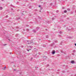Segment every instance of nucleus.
<instances>
[{
	"label": "nucleus",
	"instance_id": "39",
	"mask_svg": "<svg viewBox=\"0 0 76 76\" xmlns=\"http://www.w3.org/2000/svg\"><path fill=\"white\" fill-rule=\"evenodd\" d=\"M31 50V49H29V50Z\"/></svg>",
	"mask_w": 76,
	"mask_h": 76
},
{
	"label": "nucleus",
	"instance_id": "17",
	"mask_svg": "<svg viewBox=\"0 0 76 76\" xmlns=\"http://www.w3.org/2000/svg\"><path fill=\"white\" fill-rule=\"evenodd\" d=\"M64 9V7H62V9Z\"/></svg>",
	"mask_w": 76,
	"mask_h": 76
},
{
	"label": "nucleus",
	"instance_id": "25",
	"mask_svg": "<svg viewBox=\"0 0 76 76\" xmlns=\"http://www.w3.org/2000/svg\"><path fill=\"white\" fill-rule=\"evenodd\" d=\"M55 42H57V41H56Z\"/></svg>",
	"mask_w": 76,
	"mask_h": 76
},
{
	"label": "nucleus",
	"instance_id": "33",
	"mask_svg": "<svg viewBox=\"0 0 76 76\" xmlns=\"http://www.w3.org/2000/svg\"><path fill=\"white\" fill-rule=\"evenodd\" d=\"M14 70L15 71H16V69H14Z\"/></svg>",
	"mask_w": 76,
	"mask_h": 76
},
{
	"label": "nucleus",
	"instance_id": "3",
	"mask_svg": "<svg viewBox=\"0 0 76 76\" xmlns=\"http://www.w3.org/2000/svg\"><path fill=\"white\" fill-rule=\"evenodd\" d=\"M55 53H56L55 51L53 50L52 52V54H55Z\"/></svg>",
	"mask_w": 76,
	"mask_h": 76
},
{
	"label": "nucleus",
	"instance_id": "19",
	"mask_svg": "<svg viewBox=\"0 0 76 76\" xmlns=\"http://www.w3.org/2000/svg\"><path fill=\"white\" fill-rule=\"evenodd\" d=\"M27 51H29V50L27 49Z\"/></svg>",
	"mask_w": 76,
	"mask_h": 76
},
{
	"label": "nucleus",
	"instance_id": "36",
	"mask_svg": "<svg viewBox=\"0 0 76 76\" xmlns=\"http://www.w3.org/2000/svg\"><path fill=\"white\" fill-rule=\"evenodd\" d=\"M1 1H4V0H1Z\"/></svg>",
	"mask_w": 76,
	"mask_h": 76
},
{
	"label": "nucleus",
	"instance_id": "16",
	"mask_svg": "<svg viewBox=\"0 0 76 76\" xmlns=\"http://www.w3.org/2000/svg\"><path fill=\"white\" fill-rule=\"evenodd\" d=\"M27 31H29V29H27Z\"/></svg>",
	"mask_w": 76,
	"mask_h": 76
},
{
	"label": "nucleus",
	"instance_id": "14",
	"mask_svg": "<svg viewBox=\"0 0 76 76\" xmlns=\"http://www.w3.org/2000/svg\"><path fill=\"white\" fill-rule=\"evenodd\" d=\"M67 10H68V11H70V9H67Z\"/></svg>",
	"mask_w": 76,
	"mask_h": 76
},
{
	"label": "nucleus",
	"instance_id": "41",
	"mask_svg": "<svg viewBox=\"0 0 76 76\" xmlns=\"http://www.w3.org/2000/svg\"><path fill=\"white\" fill-rule=\"evenodd\" d=\"M64 72V71H62V72Z\"/></svg>",
	"mask_w": 76,
	"mask_h": 76
},
{
	"label": "nucleus",
	"instance_id": "8",
	"mask_svg": "<svg viewBox=\"0 0 76 76\" xmlns=\"http://www.w3.org/2000/svg\"><path fill=\"white\" fill-rule=\"evenodd\" d=\"M64 13H66L67 11L66 10H65L64 11Z\"/></svg>",
	"mask_w": 76,
	"mask_h": 76
},
{
	"label": "nucleus",
	"instance_id": "18",
	"mask_svg": "<svg viewBox=\"0 0 76 76\" xmlns=\"http://www.w3.org/2000/svg\"><path fill=\"white\" fill-rule=\"evenodd\" d=\"M46 38H48V36H47Z\"/></svg>",
	"mask_w": 76,
	"mask_h": 76
},
{
	"label": "nucleus",
	"instance_id": "6",
	"mask_svg": "<svg viewBox=\"0 0 76 76\" xmlns=\"http://www.w3.org/2000/svg\"><path fill=\"white\" fill-rule=\"evenodd\" d=\"M39 27H37V28H36V30H38V29H39Z\"/></svg>",
	"mask_w": 76,
	"mask_h": 76
},
{
	"label": "nucleus",
	"instance_id": "4",
	"mask_svg": "<svg viewBox=\"0 0 76 76\" xmlns=\"http://www.w3.org/2000/svg\"><path fill=\"white\" fill-rule=\"evenodd\" d=\"M33 32H36V31H36V30H33Z\"/></svg>",
	"mask_w": 76,
	"mask_h": 76
},
{
	"label": "nucleus",
	"instance_id": "9",
	"mask_svg": "<svg viewBox=\"0 0 76 76\" xmlns=\"http://www.w3.org/2000/svg\"><path fill=\"white\" fill-rule=\"evenodd\" d=\"M73 53H75V52H76V51L75 50H74L73 51Z\"/></svg>",
	"mask_w": 76,
	"mask_h": 76
},
{
	"label": "nucleus",
	"instance_id": "31",
	"mask_svg": "<svg viewBox=\"0 0 76 76\" xmlns=\"http://www.w3.org/2000/svg\"><path fill=\"white\" fill-rule=\"evenodd\" d=\"M49 66V65H48L47 66L48 67V66Z\"/></svg>",
	"mask_w": 76,
	"mask_h": 76
},
{
	"label": "nucleus",
	"instance_id": "10",
	"mask_svg": "<svg viewBox=\"0 0 76 76\" xmlns=\"http://www.w3.org/2000/svg\"><path fill=\"white\" fill-rule=\"evenodd\" d=\"M31 7H32L31 6H30L29 7V9H31Z\"/></svg>",
	"mask_w": 76,
	"mask_h": 76
},
{
	"label": "nucleus",
	"instance_id": "34",
	"mask_svg": "<svg viewBox=\"0 0 76 76\" xmlns=\"http://www.w3.org/2000/svg\"><path fill=\"white\" fill-rule=\"evenodd\" d=\"M75 46H76V43L75 44Z\"/></svg>",
	"mask_w": 76,
	"mask_h": 76
},
{
	"label": "nucleus",
	"instance_id": "26",
	"mask_svg": "<svg viewBox=\"0 0 76 76\" xmlns=\"http://www.w3.org/2000/svg\"><path fill=\"white\" fill-rule=\"evenodd\" d=\"M4 46L6 45V44H4Z\"/></svg>",
	"mask_w": 76,
	"mask_h": 76
},
{
	"label": "nucleus",
	"instance_id": "28",
	"mask_svg": "<svg viewBox=\"0 0 76 76\" xmlns=\"http://www.w3.org/2000/svg\"><path fill=\"white\" fill-rule=\"evenodd\" d=\"M54 20V18H53V20Z\"/></svg>",
	"mask_w": 76,
	"mask_h": 76
},
{
	"label": "nucleus",
	"instance_id": "2",
	"mask_svg": "<svg viewBox=\"0 0 76 76\" xmlns=\"http://www.w3.org/2000/svg\"><path fill=\"white\" fill-rule=\"evenodd\" d=\"M71 63L72 64H74V63H75V61H74L73 60L71 62Z\"/></svg>",
	"mask_w": 76,
	"mask_h": 76
},
{
	"label": "nucleus",
	"instance_id": "30",
	"mask_svg": "<svg viewBox=\"0 0 76 76\" xmlns=\"http://www.w3.org/2000/svg\"><path fill=\"white\" fill-rule=\"evenodd\" d=\"M13 10V9L12 8V9H11V10Z\"/></svg>",
	"mask_w": 76,
	"mask_h": 76
},
{
	"label": "nucleus",
	"instance_id": "1",
	"mask_svg": "<svg viewBox=\"0 0 76 76\" xmlns=\"http://www.w3.org/2000/svg\"><path fill=\"white\" fill-rule=\"evenodd\" d=\"M28 44H31V43H32L33 42H32V40H31V41H27Z\"/></svg>",
	"mask_w": 76,
	"mask_h": 76
},
{
	"label": "nucleus",
	"instance_id": "24",
	"mask_svg": "<svg viewBox=\"0 0 76 76\" xmlns=\"http://www.w3.org/2000/svg\"><path fill=\"white\" fill-rule=\"evenodd\" d=\"M26 26H27V27H28L29 26V25H26Z\"/></svg>",
	"mask_w": 76,
	"mask_h": 76
},
{
	"label": "nucleus",
	"instance_id": "12",
	"mask_svg": "<svg viewBox=\"0 0 76 76\" xmlns=\"http://www.w3.org/2000/svg\"><path fill=\"white\" fill-rule=\"evenodd\" d=\"M59 33L60 34H61V33H62V32L61 31H60V32H59Z\"/></svg>",
	"mask_w": 76,
	"mask_h": 76
},
{
	"label": "nucleus",
	"instance_id": "27",
	"mask_svg": "<svg viewBox=\"0 0 76 76\" xmlns=\"http://www.w3.org/2000/svg\"><path fill=\"white\" fill-rule=\"evenodd\" d=\"M47 13H49V12H47Z\"/></svg>",
	"mask_w": 76,
	"mask_h": 76
},
{
	"label": "nucleus",
	"instance_id": "37",
	"mask_svg": "<svg viewBox=\"0 0 76 76\" xmlns=\"http://www.w3.org/2000/svg\"><path fill=\"white\" fill-rule=\"evenodd\" d=\"M74 76H76V74H75V75H74Z\"/></svg>",
	"mask_w": 76,
	"mask_h": 76
},
{
	"label": "nucleus",
	"instance_id": "35",
	"mask_svg": "<svg viewBox=\"0 0 76 76\" xmlns=\"http://www.w3.org/2000/svg\"><path fill=\"white\" fill-rule=\"evenodd\" d=\"M39 55H40V54H40V53H39Z\"/></svg>",
	"mask_w": 76,
	"mask_h": 76
},
{
	"label": "nucleus",
	"instance_id": "15",
	"mask_svg": "<svg viewBox=\"0 0 76 76\" xmlns=\"http://www.w3.org/2000/svg\"><path fill=\"white\" fill-rule=\"evenodd\" d=\"M56 12V13H58V10H57Z\"/></svg>",
	"mask_w": 76,
	"mask_h": 76
},
{
	"label": "nucleus",
	"instance_id": "13",
	"mask_svg": "<svg viewBox=\"0 0 76 76\" xmlns=\"http://www.w3.org/2000/svg\"><path fill=\"white\" fill-rule=\"evenodd\" d=\"M41 8H40V9L41 10H42V7H40Z\"/></svg>",
	"mask_w": 76,
	"mask_h": 76
},
{
	"label": "nucleus",
	"instance_id": "23",
	"mask_svg": "<svg viewBox=\"0 0 76 76\" xmlns=\"http://www.w3.org/2000/svg\"><path fill=\"white\" fill-rule=\"evenodd\" d=\"M29 47H30V48H32V46H29Z\"/></svg>",
	"mask_w": 76,
	"mask_h": 76
},
{
	"label": "nucleus",
	"instance_id": "42",
	"mask_svg": "<svg viewBox=\"0 0 76 76\" xmlns=\"http://www.w3.org/2000/svg\"><path fill=\"white\" fill-rule=\"evenodd\" d=\"M75 12H76V10L75 11Z\"/></svg>",
	"mask_w": 76,
	"mask_h": 76
},
{
	"label": "nucleus",
	"instance_id": "29",
	"mask_svg": "<svg viewBox=\"0 0 76 76\" xmlns=\"http://www.w3.org/2000/svg\"><path fill=\"white\" fill-rule=\"evenodd\" d=\"M50 5H53V4H52V3L50 4Z\"/></svg>",
	"mask_w": 76,
	"mask_h": 76
},
{
	"label": "nucleus",
	"instance_id": "40",
	"mask_svg": "<svg viewBox=\"0 0 76 76\" xmlns=\"http://www.w3.org/2000/svg\"><path fill=\"white\" fill-rule=\"evenodd\" d=\"M46 31H47V29H46Z\"/></svg>",
	"mask_w": 76,
	"mask_h": 76
},
{
	"label": "nucleus",
	"instance_id": "11",
	"mask_svg": "<svg viewBox=\"0 0 76 76\" xmlns=\"http://www.w3.org/2000/svg\"><path fill=\"white\" fill-rule=\"evenodd\" d=\"M39 7H41V5H39Z\"/></svg>",
	"mask_w": 76,
	"mask_h": 76
},
{
	"label": "nucleus",
	"instance_id": "21",
	"mask_svg": "<svg viewBox=\"0 0 76 76\" xmlns=\"http://www.w3.org/2000/svg\"><path fill=\"white\" fill-rule=\"evenodd\" d=\"M6 18H8V15H7V16H6Z\"/></svg>",
	"mask_w": 76,
	"mask_h": 76
},
{
	"label": "nucleus",
	"instance_id": "20",
	"mask_svg": "<svg viewBox=\"0 0 76 76\" xmlns=\"http://www.w3.org/2000/svg\"><path fill=\"white\" fill-rule=\"evenodd\" d=\"M6 66H5V67H4V69H6Z\"/></svg>",
	"mask_w": 76,
	"mask_h": 76
},
{
	"label": "nucleus",
	"instance_id": "38",
	"mask_svg": "<svg viewBox=\"0 0 76 76\" xmlns=\"http://www.w3.org/2000/svg\"><path fill=\"white\" fill-rule=\"evenodd\" d=\"M11 6H12V7H13V5H11Z\"/></svg>",
	"mask_w": 76,
	"mask_h": 76
},
{
	"label": "nucleus",
	"instance_id": "5",
	"mask_svg": "<svg viewBox=\"0 0 76 76\" xmlns=\"http://www.w3.org/2000/svg\"><path fill=\"white\" fill-rule=\"evenodd\" d=\"M3 9V8L1 7H0V10H1Z\"/></svg>",
	"mask_w": 76,
	"mask_h": 76
},
{
	"label": "nucleus",
	"instance_id": "32",
	"mask_svg": "<svg viewBox=\"0 0 76 76\" xmlns=\"http://www.w3.org/2000/svg\"><path fill=\"white\" fill-rule=\"evenodd\" d=\"M59 37H61V35H59Z\"/></svg>",
	"mask_w": 76,
	"mask_h": 76
},
{
	"label": "nucleus",
	"instance_id": "7",
	"mask_svg": "<svg viewBox=\"0 0 76 76\" xmlns=\"http://www.w3.org/2000/svg\"><path fill=\"white\" fill-rule=\"evenodd\" d=\"M61 52L62 53H64V52L62 50H61Z\"/></svg>",
	"mask_w": 76,
	"mask_h": 76
},
{
	"label": "nucleus",
	"instance_id": "22",
	"mask_svg": "<svg viewBox=\"0 0 76 76\" xmlns=\"http://www.w3.org/2000/svg\"><path fill=\"white\" fill-rule=\"evenodd\" d=\"M53 44H51V46H53Z\"/></svg>",
	"mask_w": 76,
	"mask_h": 76
},
{
	"label": "nucleus",
	"instance_id": "43",
	"mask_svg": "<svg viewBox=\"0 0 76 76\" xmlns=\"http://www.w3.org/2000/svg\"><path fill=\"white\" fill-rule=\"evenodd\" d=\"M35 57H36L35 56Z\"/></svg>",
	"mask_w": 76,
	"mask_h": 76
}]
</instances>
